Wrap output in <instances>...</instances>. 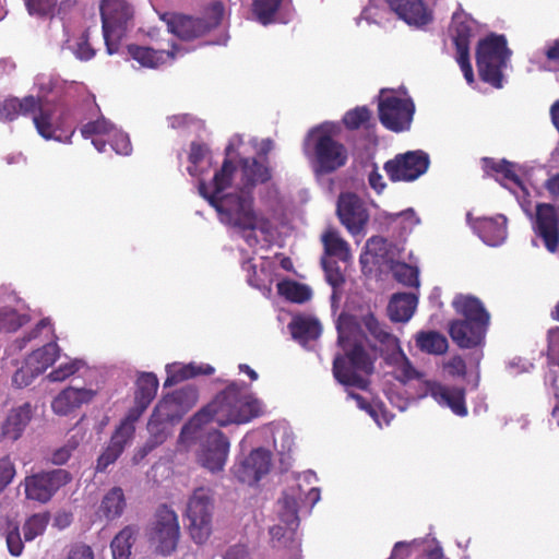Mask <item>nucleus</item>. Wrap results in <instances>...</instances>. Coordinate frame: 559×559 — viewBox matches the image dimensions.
<instances>
[{"label": "nucleus", "instance_id": "a18cd8bd", "mask_svg": "<svg viewBox=\"0 0 559 559\" xmlns=\"http://www.w3.org/2000/svg\"><path fill=\"white\" fill-rule=\"evenodd\" d=\"M473 21L464 13L455 12L452 16V36L454 43H469Z\"/></svg>", "mask_w": 559, "mask_h": 559}, {"label": "nucleus", "instance_id": "b1692460", "mask_svg": "<svg viewBox=\"0 0 559 559\" xmlns=\"http://www.w3.org/2000/svg\"><path fill=\"white\" fill-rule=\"evenodd\" d=\"M425 392L437 403L448 406L459 416H465L467 409L464 405V392L457 388H448L436 381H426L424 383Z\"/></svg>", "mask_w": 559, "mask_h": 559}, {"label": "nucleus", "instance_id": "58836bf2", "mask_svg": "<svg viewBox=\"0 0 559 559\" xmlns=\"http://www.w3.org/2000/svg\"><path fill=\"white\" fill-rule=\"evenodd\" d=\"M135 531L131 526L121 530L111 542L112 559H129Z\"/></svg>", "mask_w": 559, "mask_h": 559}, {"label": "nucleus", "instance_id": "39448f33", "mask_svg": "<svg viewBox=\"0 0 559 559\" xmlns=\"http://www.w3.org/2000/svg\"><path fill=\"white\" fill-rule=\"evenodd\" d=\"M338 343L345 352V357H335L333 373L336 380L346 386L366 389L367 376L373 370V364L360 341L356 336L347 335L338 326Z\"/></svg>", "mask_w": 559, "mask_h": 559}, {"label": "nucleus", "instance_id": "5fc2aeb1", "mask_svg": "<svg viewBox=\"0 0 559 559\" xmlns=\"http://www.w3.org/2000/svg\"><path fill=\"white\" fill-rule=\"evenodd\" d=\"M83 362L81 360H72L66 364H61L57 369L52 370L48 378L50 381H63L70 376L74 374L81 367Z\"/></svg>", "mask_w": 559, "mask_h": 559}, {"label": "nucleus", "instance_id": "f704fd0d", "mask_svg": "<svg viewBox=\"0 0 559 559\" xmlns=\"http://www.w3.org/2000/svg\"><path fill=\"white\" fill-rule=\"evenodd\" d=\"M126 507L124 495L121 488H111L103 498L98 513L107 520H115L119 518Z\"/></svg>", "mask_w": 559, "mask_h": 559}, {"label": "nucleus", "instance_id": "c03bdc74", "mask_svg": "<svg viewBox=\"0 0 559 559\" xmlns=\"http://www.w3.org/2000/svg\"><path fill=\"white\" fill-rule=\"evenodd\" d=\"M280 294L294 302H305L311 298V289L296 282H282L277 285Z\"/></svg>", "mask_w": 559, "mask_h": 559}, {"label": "nucleus", "instance_id": "473e14b6", "mask_svg": "<svg viewBox=\"0 0 559 559\" xmlns=\"http://www.w3.org/2000/svg\"><path fill=\"white\" fill-rule=\"evenodd\" d=\"M116 127L106 120L105 118H100L96 121L88 122L83 126L81 129V133L84 138L94 136L92 140L93 145L98 152H105L106 141L100 136H107L108 140L111 139L112 133L115 132Z\"/></svg>", "mask_w": 559, "mask_h": 559}, {"label": "nucleus", "instance_id": "3c124183", "mask_svg": "<svg viewBox=\"0 0 559 559\" xmlns=\"http://www.w3.org/2000/svg\"><path fill=\"white\" fill-rule=\"evenodd\" d=\"M58 0H25L28 13L33 16H52Z\"/></svg>", "mask_w": 559, "mask_h": 559}, {"label": "nucleus", "instance_id": "4d7b16f0", "mask_svg": "<svg viewBox=\"0 0 559 559\" xmlns=\"http://www.w3.org/2000/svg\"><path fill=\"white\" fill-rule=\"evenodd\" d=\"M16 471L10 456L0 457V493L12 483Z\"/></svg>", "mask_w": 559, "mask_h": 559}, {"label": "nucleus", "instance_id": "bb28decb", "mask_svg": "<svg viewBox=\"0 0 559 559\" xmlns=\"http://www.w3.org/2000/svg\"><path fill=\"white\" fill-rule=\"evenodd\" d=\"M64 37L61 48L69 50L80 61H88L94 58L96 50L91 43L90 29L81 32L79 35L70 37L63 23L60 22Z\"/></svg>", "mask_w": 559, "mask_h": 559}, {"label": "nucleus", "instance_id": "7ed1b4c3", "mask_svg": "<svg viewBox=\"0 0 559 559\" xmlns=\"http://www.w3.org/2000/svg\"><path fill=\"white\" fill-rule=\"evenodd\" d=\"M340 131V126L323 122L308 132L305 153L317 175H329L346 165L348 151L335 139Z\"/></svg>", "mask_w": 559, "mask_h": 559}, {"label": "nucleus", "instance_id": "ea45409f", "mask_svg": "<svg viewBox=\"0 0 559 559\" xmlns=\"http://www.w3.org/2000/svg\"><path fill=\"white\" fill-rule=\"evenodd\" d=\"M399 249L386 239L374 236L366 242V252L374 258H379L386 263L393 262L396 258Z\"/></svg>", "mask_w": 559, "mask_h": 559}, {"label": "nucleus", "instance_id": "8fccbe9b", "mask_svg": "<svg viewBox=\"0 0 559 559\" xmlns=\"http://www.w3.org/2000/svg\"><path fill=\"white\" fill-rule=\"evenodd\" d=\"M50 324L49 320L48 319H43L38 324L37 326L35 328V330L22 337V338H19V340H15L12 344H10L5 349H4V358H10V357H13L15 355H17L25 346L26 344L34 337L37 336L38 332L48 326Z\"/></svg>", "mask_w": 559, "mask_h": 559}, {"label": "nucleus", "instance_id": "cd10ccee", "mask_svg": "<svg viewBox=\"0 0 559 559\" xmlns=\"http://www.w3.org/2000/svg\"><path fill=\"white\" fill-rule=\"evenodd\" d=\"M507 218L503 215L483 218L476 226L479 237L489 246H499L507 238Z\"/></svg>", "mask_w": 559, "mask_h": 559}, {"label": "nucleus", "instance_id": "49530a36", "mask_svg": "<svg viewBox=\"0 0 559 559\" xmlns=\"http://www.w3.org/2000/svg\"><path fill=\"white\" fill-rule=\"evenodd\" d=\"M48 522L49 516L45 513H37L29 516L23 525L25 540L31 542L41 535L45 532Z\"/></svg>", "mask_w": 559, "mask_h": 559}, {"label": "nucleus", "instance_id": "774afa93", "mask_svg": "<svg viewBox=\"0 0 559 559\" xmlns=\"http://www.w3.org/2000/svg\"><path fill=\"white\" fill-rule=\"evenodd\" d=\"M224 559H249V554L245 546L236 545L228 549Z\"/></svg>", "mask_w": 559, "mask_h": 559}, {"label": "nucleus", "instance_id": "bf43d9fd", "mask_svg": "<svg viewBox=\"0 0 559 559\" xmlns=\"http://www.w3.org/2000/svg\"><path fill=\"white\" fill-rule=\"evenodd\" d=\"M110 145L112 150L117 154L121 155H129L132 151V146L129 140V136L121 132L120 130H115V132L111 135V139H109Z\"/></svg>", "mask_w": 559, "mask_h": 559}, {"label": "nucleus", "instance_id": "e2e57ef3", "mask_svg": "<svg viewBox=\"0 0 559 559\" xmlns=\"http://www.w3.org/2000/svg\"><path fill=\"white\" fill-rule=\"evenodd\" d=\"M444 370L452 377H463L466 372V365L461 356H453L443 364Z\"/></svg>", "mask_w": 559, "mask_h": 559}, {"label": "nucleus", "instance_id": "864d4df0", "mask_svg": "<svg viewBox=\"0 0 559 559\" xmlns=\"http://www.w3.org/2000/svg\"><path fill=\"white\" fill-rule=\"evenodd\" d=\"M37 376L39 373L35 372L34 367H31L28 361L25 360V364L12 376V384L19 389L27 386Z\"/></svg>", "mask_w": 559, "mask_h": 559}, {"label": "nucleus", "instance_id": "a19ab883", "mask_svg": "<svg viewBox=\"0 0 559 559\" xmlns=\"http://www.w3.org/2000/svg\"><path fill=\"white\" fill-rule=\"evenodd\" d=\"M173 426L174 425L169 424L168 421L157 418L152 414L147 424V430L150 433L147 440H150L153 445H160L173 433Z\"/></svg>", "mask_w": 559, "mask_h": 559}, {"label": "nucleus", "instance_id": "dca6fc26", "mask_svg": "<svg viewBox=\"0 0 559 559\" xmlns=\"http://www.w3.org/2000/svg\"><path fill=\"white\" fill-rule=\"evenodd\" d=\"M180 535L178 516L171 509L162 507L156 513L151 540L156 550L167 556L175 550Z\"/></svg>", "mask_w": 559, "mask_h": 559}, {"label": "nucleus", "instance_id": "9d476101", "mask_svg": "<svg viewBox=\"0 0 559 559\" xmlns=\"http://www.w3.org/2000/svg\"><path fill=\"white\" fill-rule=\"evenodd\" d=\"M507 40L502 35H491L481 40L477 49V67L480 78L495 87H501V69L510 56Z\"/></svg>", "mask_w": 559, "mask_h": 559}, {"label": "nucleus", "instance_id": "ddd939ff", "mask_svg": "<svg viewBox=\"0 0 559 559\" xmlns=\"http://www.w3.org/2000/svg\"><path fill=\"white\" fill-rule=\"evenodd\" d=\"M214 499L207 488H197L188 500L186 515L189 520V532L198 544L205 543L212 533Z\"/></svg>", "mask_w": 559, "mask_h": 559}, {"label": "nucleus", "instance_id": "4c0bfd02", "mask_svg": "<svg viewBox=\"0 0 559 559\" xmlns=\"http://www.w3.org/2000/svg\"><path fill=\"white\" fill-rule=\"evenodd\" d=\"M0 530L2 531V536L5 538L9 552L14 557L21 556L24 544L21 538L19 524L9 519L0 520Z\"/></svg>", "mask_w": 559, "mask_h": 559}, {"label": "nucleus", "instance_id": "de8ad7c7", "mask_svg": "<svg viewBox=\"0 0 559 559\" xmlns=\"http://www.w3.org/2000/svg\"><path fill=\"white\" fill-rule=\"evenodd\" d=\"M281 0H255L253 12L257 20L266 25L273 22V15L280 7Z\"/></svg>", "mask_w": 559, "mask_h": 559}, {"label": "nucleus", "instance_id": "c9c22d12", "mask_svg": "<svg viewBox=\"0 0 559 559\" xmlns=\"http://www.w3.org/2000/svg\"><path fill=\"white\" fill-rule=\"evenodd\" d=\"M136 385L135 403L142 405V408H147L156 395L158 379L154 373L144 372L138 378Z\"/></svg>", "mask_w": 559, "mask_h": 559}, {"label": "nucleus", "instance_id": "f8f14e48", "mask_svg": "<svg viewBox=\"0 0 559 559\" xmlns=\"http://www.w3.org/2000/svg\"><path fill=\"white\" fill-rule=\"evenodd\" d=\"M223 15V4L214 2L203 19L164 14L163 20L166 22L168 33L177 36L181 40H191L218 26L222 22Z\"/></svg>", "mask_w": 559, "mask_h": 559}, {"label": "nucleus", "instance_id": "6ab92c4d", "mask_svg": "<svg viewBox=\"0 0 559 559\" xmlns=\"http://www.w3.org/2000/svg\"><path fill=\"white\" fill-rule=\"evenodd\" d=\"M337 215L352 235H358L369 219L365 203L354 193H342L337 202Z\"/></svg>", "mask_w": 559, "mask_h": 559}, {"label": "nucleus", "instance_id": "052dcab7", "mask_svg": "<svg viewBox=\"0 0 559 559\" xmlns=\"http://www.w3.org/2000/svg\"><path fill=\"white\" fill-rule=\"evenodd\" d=\"M486 163H489L488 159H485ZM491 168L497 173L503 175L504 179L514 182L520 186L521 181L519 177L513 171V165L507 160L493 162L490 160Z\"/></svg>", "mask_w": 559, "mask_h": 559}, {"label": "nucleus", "instance_id": "5701e85b", "mask_svg": "<svg viewBox=\"0 0 559 559\" xmlns=\"http://www.w3.org/2000/svg\"><path fill=\"white\" fill-rule=\"evenodd\" d=\"M391 10L411 26L421 27L432 20L424 0H386Z\"/></svg>", "mask_w": 559, "mask_h": 559}, {"label": "nucleus", "instance_id": "1a4fd4ad", "mask_svg": "<svg viewBox=\"0 0 559 559\" xmlns=\"http://www.w3.org/2000/svg\"><path fill=\"white\" fill-rule=\"evenodd\" d=\"M103 35L109 55L119 51V41L133 19V8L127 0H102Z\"/></svg>", "mask_w": 559, "mask_h": 559}, {"label": "nucleus", "instance_id": "c756f323", "mask_svg": "<svg viewBox=\"0 0 559 559\" xmlns=\"http://www.w3.org/2000/svg\"><path fill=\"white\" fill-rule=\"evenodd\" d=\"M293 337L304 346L317 340L322 332L318 319L312 317H297L289 323Z\"/></svg>", "mask_w": 559, "mask_h": 559}, {"label": "nucleus", "instance_id": "6e6552de", "mask_svg": "<svg viewBox=\"0 0 559 559\" xmlns=\"http://www.w3.org/2000/svg\"><path fill=\"white\" fill-rule=\"evenodd\" d=\"M299 488H290L284 491L276 502L275 513L280 523L270 528L274 547L297 548L299 546L296 538V531L299 525Z\"/></svg>", "mask_w": 559, "mask_h": 559}, {"label": "nucleus", "instance_id": "e433bc0d", "mask_svg": "<svg viewBox=\"0 0 559 559\" xmlns=\"http://www.w3.org/2000/svg\"><path fill=\"white\" fill-rule=\"evenodd\" d=\"M58 352L59 349L56 343H48L33 352L26 360L31 367H34V371L40 374L55 362Z\"/></svg>", "mask_w": 559, "mask_h": 559}, {"label": "nucleus", "instance_id": "aec40b11", "mask_svg": "<svg viewBox=\"0 0 559 559\" xmlns=\"http://www.w3.org/2000/svg\"><path fill=\"white\" fill-rule=\"evenodd\" d=\"M271 454L263 449L253 450L248 457L234 467L235 476L245 484L253 485L269 473Z\"/></svg>", "mask_w": 559, "mask_h": 559}, {"label": "nucleus", "instance_id": "37998d69", "mask_svg": "<svg viewBox=\"0 0 559 559\" xmlns=\"http://www.w3.org/2000/svg\"><path fill=\"white\" fill-rule=\"evenodd\" d=\"M190 166L188 167V171L191 176H200L205 168L203 165L211 164V157L209 155V151L204 145L192 143L191 150L189 154Z\"/></svg>", "mask_w": 559, "mask_h": 559}, {"label": "nucleus", "instance_id": "603ef678", "mask_svg": "<svg viewBox=\"0 0 559 559\" xmlns=\"http://www.w3.org/2000/svg\"><path fill=\"white\" fill-rule=\"evenodd\" d=\"M135 427L131 426L130 423H121L111 437L110 444L119 448L121 452L128 442L133 438Z\"/></svg>", "mask_w": 559, "mask_h": 559}, {"label": "nucleus", "instance_id": "412c9836", "mask_svg": "<svg viewBox=\"0 0 559 559\" xmlns=\"http://www.w3.org/2000/svg\"><path fill=\"white\" fill-rule=\"evenodd\" d=\"M559 215L550 204H538L535 230L545 242L548 251L556 252L559 243Z\"/></svg>", "mask_w": 559, "mask_h": 559}, {"label": "nucleus", "instance_id": "f03ea898", "mask_svg": "<svg viewBox=\"0 0 559 559\" xmlns=\"http://www.w3.org/2000/svg\"><path fill=\"white\" fill-rule=\"evenodd\" d=\"M262 412V403L250 386L231 382L206 406L201 408L181 429V440L193 439L201 426L215 421L219 426L247 424Z\"/></svg>", "mask_w": 559, "mask_h": 559}, {"label": "nucleus", "instance_id": "72a5a7b5", "mask_svg": "<svg viewBox=\"0 0 559 559\" xmlns=\"http://www.w3.org/2000/svg\"><path fill=\"white\" fill-rule=\"evenodd\" d=\"M417 347L430 355H442L448 349V340L437 331H420L415 336Z\"/></svg>", "mask_w": 559, "mask_h": 559}, {"label": "nucleus", "instance_id": "7c9ffc66", "mask_svg": "<svg viewBox=\"0 0 559 559\" xmlns=\"http://www.w3.org/2000/svg\"><path fill=\"white\" fill-rule=\"evenodd\" d=\"M167 378L165 386H171L180 381L194 377L197 374H212L214 368L210 365H195L193 362L181 366L180 364H171L166 366Z\"/></svg>", "mask_w": 559, "mask_h": 559}, {"label": "nucleus", "instance_id": "9b49d317", "mask_svg": "<svg viewBox=\"0 0 559 559\" xmlns=\"http://www.w3.org/2000/svg\"><path fill=\"white\" fill-rule=\"evenodd\" d=\"M197 440L200 442L197 453L199 464L212 473L223 471L229 451V442L223 432L216 429L205 431L204 426H201L193 439L182 441L179 436V443L185 447Z\"/></svg>", "mask_w": 559, "mask_h": 559}, {"label": "nucleus", "instance_id": "20e7f679", "mask_svg": "<svg viewBox=\"0 0 559 559\" xmlns=\"http://www.w3.org/2000/svg\"><path fill=\"white\" fill-rule=\"evenodd\" d=\"M452 306L463 317L450 323L449 333L453 342L462 348L479 345L490 320L480 300L472 296L459 295L453 299Z\"/></svg>", "mask_w": 559, "mask_h": 559}, {"label": "nucleus", "instance_id": "338daca9", "mask_svg": "<svg viewBox=\"0 0 559 559\" xmlns=\"http://www.w3.org/2000/svg\"><path fill=\"white\" fill-rule=\"evenodd\" d=\"M394 216L396 219H401L404 230L411 231L416 225L419 224V218L416 216L415 212L412 209L405 212L397 213Z\"/></svg>", "mask_w": 559, "mask_h": 559}, {"label": "nucleus", "instance_id": "393cba45", "mask_svg": "<svg viewBox=\"0 0 559 559\" xmlns=\"http://www.w3.org/2000/svg\"><path fill=\"white\" fill-rule=\"evenodd\" d=\"M32 418L28 403L12 408L7 415L0 429V440L15 442L19 440Z\"/></svg>", "mask_w": 559, "mask_h": 559}, {"label": "nucleus", "instance_id": "2eb2a0df", "mask_svg": "<svg viewBox=\"0 0 559 559\" xmlns=\"http://www.w3.org/2000/svg\"><path fill=\"white\" fill-rule=\"evenodd\" d=\"M70 480L71 476L66 469H53L27 476L21 486L24 487L27 499L47 503Z\"/></svg>", "mask_w": 559, "mask_h": 559}, {"label": "nucleus", "instance_id": "f3484780", "mask_svg": "<svg viewBox=\"0 0 559 559\" xmlns=\"http://www.w3.org/2000/svg\"><path fill=\"white\" fill-rule=\"evenodd\" d=\"M428 166L427 154L411 151L388 160L384 164V170L392 181H414L427 171Z\"/></svg>", "mask_w": 559, "mask_h": 559}, {"label": "nucleus", "instance_id": "a878e982", "mask_svg": "<svg viewBox=\"0 0 559 559\" xmlns=\"http://www.w3.org/2000/svg\"><path fill=\"white\" fill-rule=\"evenodd\" d=\"M96 391L92 389L67 388L52 401L51 407L56 414L67 415L75 408L93 401Z\"/></svg>", "mask_w": 559, "mask_h": 559}, {"label": "nucleus", "instance_id": "0e129e2a", "mask_svg": "<svg viewBox=\"0 0 559 559\" xmlns=\"http://www.w3.org/2000/svg\"><path fill=\"white\" fill-rule=\"evenodd\" d=\"M66 559H94V551L90 546L79 543L70 548Z\"/></svg>", "mask_w": 559, "mask_h": 559}, {"label": "nucleus", "instance_id": "13d9d810", "mask_svg": "<svg viewBox=\"0 0 559 559\" xmlns=\"http://www.w3.org/2000/svg\"><path fill=\"white\" fill-rule=\"evenodd\" d=\"M322 266L325 272L326 280L334 288L341 286L344 282L343 274L335 262H332L329 258L323 257L321 260Z\"/></svg>", "mask_w": 559, "mask_h": 559}, {"label": "nucleus", "instance_id": "09e8293b", "mask_svg": "<svg viewBox=\"0 0 559 559\" xmlns=\"http://www.w3.org/2000/svg\"><path fill=\"white\" fill-rule=\"evenodd\" d=\"M26 318L13 309L0 310V331L13 332L25 324Z\"/></svg>", "mask_w": 559, "mask_h": 559}, {"label": "nucleus", "instance_id": "4468645a", "mask_svg": "<svg viewBox=\"0 0 559 559\" xmlns=\"http://www.w3.org/2000/svg\"><path fill=\"white\" fill-rule=\"evenodd\" d=\"M415 105L411 98L400 97L393 93L381 92L379 99V118L389 130L401 132L408 130L413 121Z\"/></svg>", "mask_w": 559, "mask_h": 559}, {"label": "nucleus", "instance_id": "2f4dec72", "mask_svg": "<svg viewBox=\"0 0 559 559\" xmlns=\"http://www.w3.org/2000/svg\"><path fill=\"white\" fill-rule=\"evenodd\" d=\"M321 241L326 257H335L342 261H347L350 258L349 245L335 228H326L321 236Z\"/></svg>", "mask_w": 559, "mask_h": 559}, {"label": "nucleus", "instance_id": "680f3d73", "mask_svg": "<svg viewBox=\"0 0 559 559\" xmlns=\"http://www.w3.org/2000/svg\"><path fill=\"white\" fill-rule=\"evenodd\" d=\"M121 450L110 444L106 448V450L100 454L97 460L96 469L99 472H104L110 464H112L121 454Z\"/></svg>", "mask_w": 559, "mask_h": 559}, {"label": "nucleus", "instance_id": "4be33fe9", "mask_svg": "<svg viewBox=\"0 0 559 559\" xmlns=\"http://www.w3.org/2000/svg\"><path fill=\"white\" fill-rule=\"evenodd\" d=\"M181 52V48L176 44L170 45V49L158 45L157 48L129 45L128 53L135 60L141 67L155 69L167 61L173 60L178 53Z\"/></svg>", "mask_w": 559, "mask_h": 559}, {"label": "nucleus", "instance_id": "69168bd1", "mask_svg": "<svg viewBox=\"0 0 559 559\" xmlns=\"http://www.w3.org/2000/svg\"><path fill=\"white\" fill-rule=\"evenodd\" d=\"M80 440L69 445L66 444L59 449H57L51 456V462L56 465L64 464L71 456L72 451L79 445Z\"/></svg>", "mask_w": 559, "mask_h": 559}, {"label": "nucleus", "instance_id": "c85d7f7f", "mask_svg": "<svg viewBox=\"0 0 559 559\" xmlns=\"http://www.w3.org/2000/svg\"><path fill=\"white\" fill-rule=\"evenodd\" d=\"M417 307V297L411 293H397L392 296L388 314L393 322H407Z\"/></svg>", "mask_w": 559, "mask_h": 559}, {"label": "nucleus", "instance_id": "79ce46f5", "mask_svg": "<svg viewBox=\"0 0 559 559\" xmlns=\"http://www.w3.org/2000/svg\"><path fill=\"white\" fill-rule=\"evenodd\" d=\"M389 264L396 281L406 286L418 287L419 280L417 267L404 262L395 261V259H393V262H390Z\"/></svg>", "mask_w": 559, "mask_h": 559}, {"label": "nucleus", "instance_id": "f257e3e1", "mask_svg": "<svg viewBox=\"0 0 559 559\" xmlns=\"http://www.w3.org/2000/svg\"><path fill=\"white\" fill-rule=\"evenodd\" d=\"M235 170L231 162L226 159L209 183L200 180L199 191L216 210L223 224L237 229L250 247H255L260 243L258 234L265 241L272 235V224L253 210L250 193L257 185L271 178L270 169L254 158L242 159L237 192H225L231 186Z\"/></svg>", "mask_w": 559, "mask_h": 559}, {"label": "nucleus", "instance_id": "0eeeda50", "mask_svg": "<svg viewBox=\"0 0 559 559\" xmlns=\"http://www.w3.org/2000/svg\"><path fill=\"white\" fill-rule=\"evenodd\" d=\"M20 114L33 115V122L43 138L56 139L53 136V110L48 102L31 95L22 99L7 98L0 103V120L12 121Z\"/></svg>", "mask_w": 559, "mask_h": 559}, {"label": "nucleus", "instance_id": "423d86ee", "mask_svg": "<svg viewBox=\"0 0 559 559\" xmlns=\"http://www.w3.org/2000/svg\"><path fill=\"white\" fill-rule=\"evenodd\" d=\"M361 324L378 344L385 362L393 367L397 380L407 382L420 378V372L416 370L401 348L399 338L389 331L384 323L380 322L373 313H367L361 318Z\"/></svg>", "mask_w": 559, "mask_h": 559}, {"label": "nucleus", "instance_id": "6e6d98bb", "mask_svg": "<svg viewBox=\"0 0 559 559\" xmlns=\"http://www.w3.org/2000/svg\"><path fill=\"white\" fill-rule=\"evenodd\" d=\"M370 118V111L366 107H357L346 112L344 123L349 129H357Z\"/></svg>", "mask_w": 559, "mask_h": 559}, {"label": "nucleus", "instance_id": "a211bd4d", "mask_svg": "<svg viewBox=\"0 0 559 559\" xmlns=\"http://www.w3.org/2000/svg\"><path fill=\"white\" fill-rule=\"evenodd\" d=\"M198 401L195 388L186 385L164 399L156 405L153 415L174 425L189 412Z\"/></svg>", "mask_w": 559, "mask_h": 559}]
</instances>
